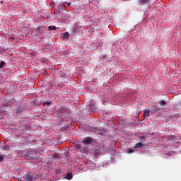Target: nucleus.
<instances>
[{"instance_id": "nucleus-1", "label": "nucleus", "mask_w": 181, "mask_h": 181, "mask_svg": "<svg viewBox=\"0 0 181 181\" xmlns=\"http://www.w3.org/2000/svg\"><path fill=\"white\" fill-rule=\"evenodd\" d=\"M84 146H88L93 143V139L91 137H86L83 140Z\"/></svg>"}, {"instance_id": "nucleus-2", "label": "nucleus", "mask_w": 181, "mask_h": 181, "mask_svg": "<svg viewBox=\"0 0 181 181\" xmlns=\"http://www.w3.org/2000/svg\"><path fill=\"white\" fill-rule=\"evenodd\" d=\"M33 180V175L28 173L23 175V177L20 180V181H31Z\"/></svg>"}, {"instance_id": "nucleus-3", "label": "nucleus", "mask_w": 181, "mask_h": 181, "mask_svg": "<svg viewBox=\"0 0 181 181\" xmlns=\"http://www.w3.org/2000/svg\"><path fill=\"white\" fill-rule=\"evenodd\" d=\"M93 131L96 134H98L100 135H103V133L102 132L104 131V129H99L96 127V128H94Z\"/></svg>"}, {"instance_id": "nucleus-4", "label": "nucleus", "mask_w": 181, "mask_h": 181, "mask_svg": "<svg viewBox=\"0 0 181 181\" xmlns=\"http://www.w3.org/2000/svg\"><path fill=\"white\" fill-rule=\"evenodd\" d=\"M138 3L140 5L149 4V0H138Z\"/></svg>"}, {"instance_id": "nucleus-5", "label": "nucleus", "mask_w": 181, "mask_h": 181, "mask_svg": "<svg viewBox=\"0 0 181 181\" xmlns=\"http://www.w3.org/2000/svg\"><path fill=\"white\" fill-rule=\"evenodd\" d=\"M35 151H29L27 154V156L31 158H35Z\"/></svg>"}, {"instance_id": "nucleus-6", "label": "nucleus", "mask_w": 181, "mask_h": 181, "mask_svg": "<svg viewBox=\"0 0 181 181\" xmlns=\"http://www.w3.org/2000/svg\"><path fill=\"white\" fill-rule=\"evenodd\" d=\"M143 117L146 118V117H150V111L148 110H143Z\"/></svg>"}, {"instance_id": "nucleus-7", "label": "nucleus", "mask_w": 181, "mask_h": 181, "mask_svg": "<svg viewBox=\"0 0 181 181\" xmlns=\"http://www.w3.org/2000/svg\"><path fill=\"white\" fill-rule=\"evenodd\" d=\"M66 179L68 180L73 179V174L71 173H69L67 175H66Z\"/></svg>"}, {"instance_id": "nucleus-8", "label": "nucleus", "mask_w": 181, "mask_h": 181, "mask_svg": "<svg viewBox=\"0 0 181 181\" xmlns=\"http://www.w3.org/2000/svg\"><path fill=\"white\" fill-rule=\"evenodd\" d=\"M71 35H77V30L76 29V28H71Z\"/></svg>"}, {"instance_id": "nucleus-9", "label": "nucleus", "mask_w": 181, "mask_h": 181, "mask_svg": "<svg viewBox=\"0 0 181 181\" xmlns=\"http://www.w3.org/2000/svg\"><path fill=\"white\" fill-rule=\"evenodd\" d=\"M3 106H5V107H11V103L9 102V101L4 102Z\"/></svg>"}, {"instance_id": "nucleus-10", "label": "nucleus", "mask_w": 181, "mask_h": 181, "mask_svg": "<svg viewBox=\"0 0 181 181\" xmlns=\"http://www.w3.org/2000/svg\"><path fill=\"white\" fill-rule=\"evenodd\" d=\"M151 108H152V110L156 112L160 110V108L158 107V106H152Z\"/></svg>"}, {"instance_id": "nucleus-11", "label": "nucleus", "mask_w": 181, "mask_h": 181, "mask_svg": "<svg viewBox=\"0 0 181 181\" xmlns=\"http://www.w3.org/2000/svg\"><path fill=\"white\" fill-rule=\"evenodd\" d=\"M57 30V27L54 25L48 26V30L54 31Z\"/></svg>"}, {"instance_id": "nucleus-12", "label": "nucleus", "mask_w": 181, "mask_h": 181, "mask_svg": "<svg viewBox=\"0 0 181 181\" xmlns=\"http://www.w3.org/2000/svg\"><path fill=\"white\" fill-rule=\"evenodd\" d=\"M158 104H160V106H165L166 102L165 100H160V101H158Z\"/></svg>"}, {"instance_id": "nucleus-13", "label": "nucleus", "mask_w": 181, "mask_h": 181, "mask_svg": "<svg viewBox=\"0 0 181 181\" xmlns=\"http://www.w3.org/2000/svg\"><path fill=\"white\" fill-rule=\"evenodd\" d=\"M144 146V144L142 143H138L134 146V148H142Z\"/></svg>"}, {"instance_id": "nucleus-14", "label": "nucleus", "mask_w": 181, "mask_h": 181, "mask_svg": "<svg viewBox=\"0 0 181 181\" xmlns=\"http://www.w3.org/2000/svg\"><path fill=\"white\" fill-rule=\"evenodd\" d=\"M69 33L66 32L65 34H64L63 39L69 40Z\"/></svg>"}, {"instance_id": "nucleus-15", "label": "nucleus", "mask_w": 181, "mask_h": 181, "mask_svg": "<svg viewBox=\"0 0 181 181\" xmlns=\"http://www.w3.org/2000/svg\"><path fill=\"white\" fill-rule=\"evenodd\" d=\"M21 112H23V108L17 107V109L16 110V113L18 114V113H21Z\"/></svg>"}, {"instance_id": "nucleus-16", "label": "nucleus", "mask_w": 181, "mask_h": 181, "mask_svg": "<svg viewBox=\"0 0 181 181\" xmlns=\"http://www.w3.org/2000/svg\"><path fill=\"white\" fill-rule=\"evenodd\" d=\"M5 65V62L4 61H1V64H0V69H2Z\"/></svg>"}, {"instance_id": "nucleus-17", "label": "nucleus", "mask_w": 181, "mask_h": 181, "mask_svg": "<svg viewBox=\"0 0 181 181\" xmlns=\"http://www.w3.org/2000/svg\"><path fill=\"white\" fill-rule=\"evenodd\" d=\"M167 156H173V155H174V152H170V151H168V152H167Z\"/></svg>"}, {"instance_id": "nucleus-18", "label": "nucleus", "mask_w": 181, "mask_h": 181, "mask_svg": "<svg viewBox=\"0 0 181 181\" xmlns=\"http://www.w3.org/2000/svg\"><path fill=\"white\" fill-rule=\"evenodd\" d=\"M81 147V146H80V144H76L75 145V148L76 149L80 150V148Z\"/></svg>"}, {"instance_id": "nucleus-19", "label": "nucleus", "mask_w": 181, "mask_h": 181, "mask_svg": "<svg viewBox=\"0 0 181 181\" xmlns=\"http://www.w3.org/2000/svg\"><path fill=\"white\" fill-rule=\"evenodd\" d=\"M134 152H135V151L134 149H129L128 150V153H132Z\"/></svg>"}, {"instance_id": "nucleus-20", "label": "nucleus", "mask_w": 181, "mask_h": 181, "mask_svg": "<svg viewBox=\"0 0 181 181\" xmlns=\"http://www.w3.org/2000/svg\"><path fill=\"white\" fill-rule=\"evenodd\" d=\"M4 160V157L3 156H0V163H2Z\"/></svg>"}, {"instance_id": "nucleus-21", "label": "nucleus", "mask_w": 181, "mask_h": 181, "mask_svg": "<svg viewBox=\"0 0 181 181\" xmlns=\"http://www.w3.org/2000/svg\"><path fill=\"white\" fill-rule=\"evenodd\" d=\"M146 138V136H140V139L144 140Z\"/></svg>"}, {"instance_id": "nucleus-22", "label": "nucleus", "mask_w": 181, "mask_h": 181, "mask_svg": "<svg viewBox=\"0 0 181 181\" xmlns=\"http://www.w3.org/2000/svg\"><path fill=\"white\" fill-rule=\"evenodd\" d=\"M45 104H47V105H49L51 104L50 102H45Z\"/></svg>"}, {"instance_id": "nucleus-23", "label": "nucleus", "mask_w": 181, "mask_h": 181, "mask_svg": "<svg viewBox=\"0 0 181 181\" xmlns=\"http://www.w3.org/2000/svg\"><path fill=\"white\" fill-rule=\"evenodd\" d=\"M8 148H9L8 146H6V147H4V148H5L6 150H8Z\"/></svg>"}, {"instance_id": "nucleus-24", "label": "nucleus", "mask_w": 181, "mask_h": 181, "mask_svg": "<svg viewBox=\"0 0 181 181\" xmlns=\"http://www.w3.org/2000/svg\"><path fill=\"white\" fill-rule=\"evenodd\" d=\"M54 156L55 158H59V154H55Z\"/></svg>"}, {"instance_id": "nucleus-25", "label": "nucleus", "mask_w": 181, "mask_h": 181, "mask_svg": "<svg viewBox=\"0 0 181 181\" xmlns=\"http://www.w3.org/2000/svg\"><path fill=\"white\" fill-rule=\"evenodd\" d=\"M71 3H68L67 4V6H69V7H71Z\"/></svg>"}, {"instance_id": "nucleus-26", "label": "nucleus", "mask_w": 181, "mask_h": 181, "mask_svg": "<svg viewBox=\"0 0 181 181\" xmlns=\"http://www.w3.org/2000/svg\"><path fill=\"white\" fill-rule=\"evenodd\" d=\"M180 153H181V150H180Z\"/></svg>"}]
</instances>
